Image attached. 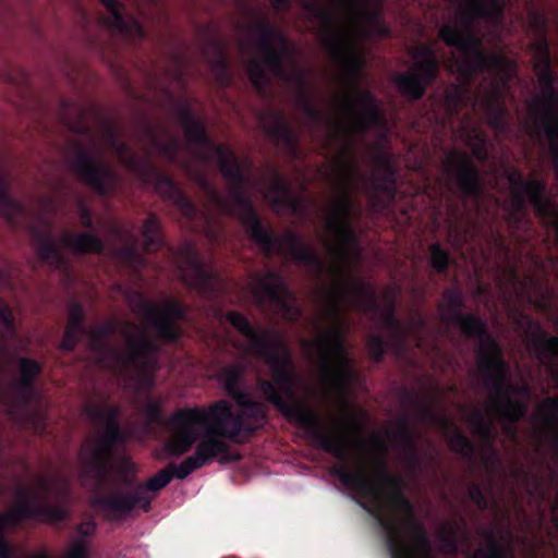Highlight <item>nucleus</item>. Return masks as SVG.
Returning <instances> with one entry per match:
<instances>
[{"mask_svg":"<svg viewBox=\"0 0 558 558\" xmlns=\"http://www.w3.org/2000/svg\"><path fill=\"white\" fill-rule=\"evenodd\" d=\"M208 46L213 48L215 54L209 62V66L216 82L221 87L230 86L233 78L230 73L229 61L223 46L216 39H209Z\"/></svg>","mask_w":558,"mask_h":558,"instance_id":"obj_37","label":"nucleus"},{"mask_svg":"<svg viewBox=\"0 0 558 558\" xmlns=\"http://www.w3.org/2000/svg\"><path fill=\"white\" fill-rule=\"evenodd\" d=\"M252 13L257 16V21L251 28L257 35L256 48L260 61L251 59L246 71L248 80L257 94L267 97L271 77L265 68L269 70L274 77L291 82L293 76L286 68V60L292 59L294 49L287 36L275 27L266 16L257 14L254 10H252Z\"/></svg>","mask_w":558,"mask_h":558,"instance_id":"obj_8","label":"nucleus"},{"mask_svg":"<svg viewBox=\"0 0 558 558\" xmlns=\"http://www.w3.org/2000/svg\"><path fill=\"white\" fill-rule=\"evenodd\" d=\"M400 344V342L393 341L391 337L386 339L383 335L377 332H372L366 338V349L368 355L375 363L383 362L387 350Z\"/></svg>","mask_w":558,"mask_h":558,"instance_id":"obj_47","label":"nucleus"},{"mask_svg":"<svg viewBox=\"0 0 558 558\" xmlns=\"http://www.w3.org/2000/svg\"><path fill=\"white\" fill-rule=\"evenodd\" d=\"M494 236V241L500 246V247H504L505 243H504V239L500 236V235H495L493 234Z\"/></svg>","mask_w":558,"mask_h":558,"instance_id":"obj_64","label":"nucleus"},{"mask_svg":"<svg viewBox=\"0 0 558 558\" xmlns=\"http://www.w3.org/2000/svg\"><path fill=\"white\" fill-rule=\"evenodd\" d=\"M234 402L239 412H234L227 400H218L208 408L195 405L173 411L165 422L169 433L167 453L172 457L187 453L199 439L198 427H208L211 436L223 441L242 444L250 439L266 423L267 405L253 400L250 393Z\"/></svg>","mask_w":558,"mask_h":558,"instance_id":"obj_4","label":"nucleus"},{"mask_svg":"<svg viewBox=\"0 0 558 558\" xmlns=\"http://www.w3.org/2000/svg\"><path fill=\"white\" fill-rule=\"evenodd\" d=\"M480 373L483 375L484 387L497 410L498 415L505 421L502 429L506 435L515 440L518 437L517 424L524 418L529 405L526 402L515 399L514 396L530 395L526 385H514L510 378L509 364L504 357L494 361L481 360Z\"/></svg>","mask_w":558,"mask_h":558,"instance_id":"obj_11","label":"nucleus"},{"mask_svg":"<svg viewBox=\"0 0 558 558\" xmlns=\"http://www.w3.org/2000/svg\"><path fill=\"white\" fill-rule=\"evenodd\" d=\"M9 189L5 175L0 172V217L15 228L25 219L26 209L23 204L10 196Z\"/></svg>","mask_w":558,"mask_h":558,"instance_id":"obj_34","label":"nucleus"},{"mask_svg":"<svg viewBox=\"0 0 558 558\" xmlns=\"http://www.w3.org/2000/svg\"><path fill=\"white\" fill-rule=\"evenodd\" d=\"M292 0H271L272 8L276 11L288 9L291 5Z\"/></svg>","mask_w":558,"mask_h":558,"instance_id":"obj_57","label":"nucleus"},{"mask_svg":"<svg viewBox=\"0 0 558 558\" xmlns=\"http://www.w3.org/2000/svg\"><path fill=\"white\" fill-rule=\"evenodd\" d=\"M298 106L304 113L312 129L328 122L327 114L314 105V93L303 74L295 75Z\"/></svg>","mask_w":558,"mask_h":558,"instance_id":"obj_30","label":"nucleus"},{"mask_svg":"<svg viewBox=\"0 0 558 558\" xmlns=\"http://www.w3.org/2000/svg\"><path fill=\"white\" fill-rule=\"evenodd\" d=\"M253 294L259 307L269 305L275 314L288 322L296 323L303 314L295 295L276 270L268 268L263 275L255 274Z\"/></svg>","mask_w":558,"mask_h":558,"instance_id":"obj_15","label":"nucleus"},{"mask_svg":"<svg viewBox=\"0 0 558 558\" xmlns=\"http://www.w3.org/2000/svg\"><path fill=\"white\" fill-rule=\"evenodd\" d=\"M468 496L478 510L486 511L490 508V501L484 495L481 484L470 483L468 485Z\"/></svg>","mask_w":558,"mask_h":558,"instance_id":"obj_50","label":"nucleus"},{"mask_svg":"<svg viewBox=\"0 0 558 558\" xmlns=\"http://www.w3.org/2000/svg\"><path fill=\"white\" fill-rule=\"evenodd\" d=\"M107 9L109 16L105 20L108 27L126 39L143 40L146 38V31L143 25L133 16L123 14V5L120 0H100Z\"/></svg>","mask_w":558,"mask_h":558,"instance_id":"obj_25","label":"nucleus"},{"mask_svg":"<svg viewBox=\"0 0 558 558\" xmlns=\"http://www.w3.org/2000/svg\"><path fill=\"white\" fill-rule=\"evenodd\" d=\"M144 414L153 424L162 423L161 405L156 400H149L144 407Z\"/></svg>","mask_w":558,"mask_h":558,"instance_id":"obj_52","label":"nucleus"},{"mask_svg":"<svg viewBox=\"0 0 558 558\" xmlns=\"http://www.w3.org/2000/svg\"><path fill=\"white\" fill-rule=\"evenodd\" d=\"M70 167L75 177L100 197L112 196L120 184L119 174L81 143L73 145Z\"/></svg>","mask_w":558,"mask_h":558,"instance_id":"obj_16","label":"nucleus"},{"mask_svg":"<svg viewBox=\"0 0 558 558\" xmlns=\"http://www.w3.org/2000/svg\"><path fill=\"white\" fill-rule=\"evenodd\" d=\"M349 423L350 425L354 428V429H359L360 428V425H359V422L356 420L355 416L351 415L350 418H349Z\"/></svg>","mask_w":558,"mask_h":558,"instance_id":"obj_62","label":"nucleus"},{"mask_svg":"<svg viewBox=\"0 0 558 558\" xmlns=\"http://www.w3.org/2000/svg\"><path fill=\"white\" fill-rule=\"evenodd\" d=\"M410 534L413 546L408 542L410 548L413 550L416 558H434L432 555V542L423 522L412 520L411 523L404 526Z\"/></svg>","mask_w":558,"mask_h":558,"instance_id":"obj_39","label":"nucleus"},{"mask_svg":"<svg viewBox=\"0 0 558 558\" xmlns=\"http://www.w3.org/2000/svg\"><path fill=\"white\" fill-rule=\"evenodd\" d=\"M39 486L44 493H49L51 490L52 484L49 478L41 477L39 480Z\"/></svg>","mask_w":558,"mask_h":558,"instance_id":"obj_58","label":"nucleus"},{"mask_svg":"<svg viewBox=\"0 0 558 558\" xmlns=\"http://www.w3.org/2000/svg\"><path fill=\"white\" fill-rule=\"evenodd\" d=\"M264 132L278 146L292 157L299 155V136L281 111L272 108L260 116Z\"/></svg>","mask_w":558,"mask_h":558,"instance_id":"obj_24","label":"nucleus"},{"mask_svg":"<svg viewBox=\"0 0 558 558\" xmlns=\"http://www.w3.org/2000/svg\"><path fill=\"white\" fill-rule=\"evenodd\" d=\"M175 110L187 142L194 146V157L205 163L216 159L221 177L228 184L229 199L220 194L204 170L195 169L190 159L181 157L183 147L177 136L168 134L166 141L162 142L157 135L156 128L151 124L144 125V135L148 141V146L144 147L143 155L134 151L126 142L121 140L118 125L110 119L102 121L104 143L117 155L119 162L128 171L143 184L151 186L163 199L174 205L186 219L191 220L196 216L197 207L180 185L155 165L154 151L191 175L207 199L220 213L236 218L248 239L257 245L266 258H271L275 255L290 257L322 275L323 262L302 235L293 230H288L282 235L278 234L255 209L247 195L251 184V165L242 162L229 145L215 144L204 122L195 116L186 101H179L175 105Z\"/></svg>","mask_w":558,"mask_h":558,"instance_id":"obj_1","label":"nucleus"},{"mask_svg":"<svg viewBox=\"0 0 558 558\" xmlns=\"http://www.w3.org/2000/svg\"><path fill=\"white\" fill-rule=\"evenodd\" d=\"M444 303L439 304L440 318L445 323L456 325L465 338L477 341L476 366L481 360L494 361L504 357L498 341L489 333L484 319L472 313H464V298L460 288L449 287L442 292Z\"/></svg>","mask_w":558,"mask_h":558,"instance_id":"obj_12","label":"nucleus"},{"mask_svg":"<svg viewBox=\"0 0 558 558\" xmlns=\"http://www.w3.org/2000/svg\"><path fill=\"white\" fill-rule=\"evenodd\" d=\"M450 450L457 456L466 460L471 463L474 462L476 456V446L473 441L463 433L462 429L454 426L450 435L447 437Z\"/></svg>","mask_w":558,"mask_h":558,"instance_id":"obj_45","label":"nucleus"},{"mask_svg":"<svg viewBox=\"0 0 558 558\" xmlns=\"http://www.w3.org/2000/svg\"><path fill=\"white\" fill-rule=\"evenodd\" d=\"M35 245L40 260L56 267H61L65 264L63 254L49 232H36Z\"/></svg>","mask_w":558,"mask_h":558,"instance_id":"obj_38","label":"nucleus"},{"mask_svg":"<svg viewBox=\"0 0 558 558\" xmlns=\"http://www.w3.org/2000/svg\"><path fill=\"white\" fill-rule=\"evenodd\" d=\"M68 558H87V548L83 539L73 542L66 554Z\"/></svg>","mask_w":558,"mask_h":558,"instance_id":"obj_54","label":"nucleus"},{"mask_svg":"<svg viewBox=\"0 0 558 558\" xmlns=\"http://www.w3.org/2000/svg\"><path fill=\"white\" fill-rule=\"evenodd\" d=\"M411 324L415 325L420 329H423L426 327V320L422 316L412 318Z\"/></svg>","mask_w":558,"mask_h":558,"instance_id":"obj_60","label":"nucleus"},{"mask_svg":"<svg viewBox=\"0 0 558 558\" xmlns=\"http://www.w3.org/2000/svg\"><path fill=\"white\" fill-rule=\"evenodd\" d=\"M371 441L376 449L383 452L381 456L373 460V466L377 472L378 480L384 483L386 487L387 494H384L385 499L395 498L396 496L404 494L405 483L403 478L389 472L385 457L387 452L386 442L378 435H373Z\"/></svg>","mask_w":558,"mask_h":558,"instance_id":"obj_29","label":"nucleus"},{"mask_svg":"<svg viewBox=\"0 0 558 558\" xmlns=\"http://www.w3.org/2000/svg\"><path fill=\"white\" fill-rule=\"evenodd\" d=\"M76 531L81 536V539L92 536L96 531V522L90 519L76 526Z\"/></svg>","mask_w":558,"mask_h":558,"instance_id":"obj_55","label":"nucleus"},{"mask_svg":"<svg viewBox=\"0 0 558 558\" xmlns=\"http://www.w3.org/2000/svg\"><path fill=\"white\" fill-rule=\"evenodd\" d=\"M174 65L172 76L178 82H183L185 76L186 58L184 54L175 52L171 56Z\"/></svg>","mask_w":558,"mask_h":558,"instance_id":"obj_53","label":"nucleus"},{"mask_svg":"<svg viewBox=\"0 0 558 558\" xmlns=\"http://www.w3.org/2000/svg\"><path fill=\"white\" fill-rule=\"evenodd\" d=\"M545 426L551 433L554 456L558 460V398L547 397L539 404Z\"/></svg>","mask_w":558,"mask_h":558,"instance_id":"obj_42","label":"nucleus"},{"mask_svg":"<svg viewBox=\"0 0 558 558\" xmlns=\"http://www.w3.org/2000/svg\"><path fill=\"white\" fill-rule=\"evenodd\" d=\"M462 538L465 542L469 539L463 518L458 517L454 521L445 523L438 533L440 553L456 557L460 553Z\"/></svg>","mask_w":558,"mask_h":558,"instance_id":"obj_31","label":"nucleus"},{"mask_svg":"<svg viewBox=\"0 0 558 558\" xmlns=\"http://www.w3.org/2000/svg\"><path fill=\"white\" fill-rule=\"evenodd\" d=\"M17 337V327L10 305L0 298V355L8 352V339Z\"/></svg>","mask_w":558,"mask_h":558,"instance_id":"obj_44","label":"nucleus"},{"mask_svg":"<svg viewBox=\"0 0 558 558\" xmlns=\"http://www.w3.org/2000/svg\"><path fill=\"white\" fill-rule=\"evenodd\" d=\"M341 10L352 22H363L372 27L381 37H388L390 31L381 22L379 10L367 7L365 0H342Z\"/></svg>","mask_w":558,"mask_h":558,"instance_id":"obj_28","label":"nucleus"},{"mask_svg":"<svg viewBox=\"0 0 558 558\" xmlns=\"http://www.w3.org/2000/svg\"><path fill=\"white\" fill-rule=\"evenodd\" d=\"M174 257L182 281L187 287L204 295L215 292L216 275L206 267L197 247L192 242H184Z\"/></svg>","mask_w":558,"mask_h":558,"instance_id":"obj_20","label":"nucleus"},{"mask_svg":"<svg viewBox=\"0 0 558 558\" xmlns=\"http://www.w3.org/2000/svg\"><path fill=\"white\" fill-rule=\"evenodd\" d=\"M17 367L20 376L14 384L16 401L26 407L35 397V384L43 373V365L31 357L22 356L17 360Z\"/></svg>","mask_w":558,"mask_h":558,"instance_id":"obj_26","label":"nucleus"},{"mask_svg":"<svg viewBox=\"0 0 558 558\" xmlns=\"http://www.w3.org/2000/svg\"><path fill=\"white\" fill-rule=\"evenodd\" d=\"M86 416L96 425L104 427L102 434L89 450H81L80 459L85 464V473L94 478L98 488L108 478L110 462L118 446L128 441V433L120 425L121 410L107 403L85 407Z\"/></svg>","mask_w":558,"mask_h":558,"instance_id":"obj_10","label":"nucleus"},{"mask_svg":"<svg viewBox=\"0 0 558 558\" xmlns=\"http://www.w3.org/2000/svg\"><path fill=\"white\" fill-rule=\"evenodd\" d=\"M144 251L155 253L160 250L165 242L160 232V221L155 214H149L141 228Z\"/></svg>","mask_w":558,"mask_h":558,"instance_id":"obj_41","label":"nucleus"},{"mask_svg":"<svg viewBox=\"0 0 558 558\" xmlns=\"http://www.w3.org/2000/svg\"><path fill=\"white\" fill-rule=\"evenodd\" d=\"M202 440L196 444L194 453L185 458L179 465L170 463L167 468L172 471L173 477L179 480L186 478L191 473L210 463L214 459L219 458L220 463L238 461L239 454L230 451L227 441L211 436L208 427H198Z\"/></svg>","mask_w":558,"mask_h":558,"instance_id":"obj_19","label":"nucleus"},{"mask_svg":"<svg viewBox=\"0 0 558 558\" xmlns=\"http://www.w3.org/2000/svg\"><path fill=\"white\" fill-rule=\"evenodd\" d=\"M86 312L83 305L73 301L68 308V323L59 348L65 352H73L82 338L87 335Z\"/></svg>","mask_w":558,"mask_h":558,"instance_id":"obj_27","label":"nucleus"},{"mask_svg":"<svg viewBox=\"0 0 558 558\" xmlns=\"http://www.w3.org/2000/svg\"><path fill=\"white\" fill-rule=\"evenodd\" d=\"M173 478V473L168 468L161 469L156 474H154L147 482L143 483L140 487V492L137 497H146L149 499V509L151 508V500L154 496L148 493H157L166 487L171 480Z\"/></svg>","mask_w":558,"mask_h":558,"instance_id":"obj_48","label":"nucleus"},{"mask_svg":"<svg viewBox=\"0 0 558 558\" xmlns=\"http://www.w3.org/2000/svg\"><path fill=\"white\" fill-rule=\"evenodd\" d=\"M60 495L62 496L63 499H68L69 488L66 483H64L62 489H60Z\"/></svg>","mask_w":558,"mask_h":558,"instance_id":"obj_61","label":"nucleus"},{"mask_svg":"<svg viewBox=\"0 0 558 558\" xmlns=\"http://www.w3.org/2000/svg\"><path fill=\"white\" fill-rule=\"evenodd\" d=\"M422 410H423L424 416L434 417V413L429 408L422 405Z\"/></svg>","mask_w":558,"mask_h":558,"instance_id":"obj_63","label":"nucleus"},{"mask_svg":"<svg viewBox=\"0 0 558 558\" xmlns=\"http://www.w3.org/2000/svg\"><path fill=\"white\" fill-rule=\"evenodd\" d=\"M416 61L411 71L398 73L395 84L402 96L416 101L424 97L427 87L439 75V60L429 45H421L415 53Z\"/></svg>","mask_w":558,"mask_h":558,"instance_id":"obj_18","label":"nucleus"},{"mask_svg":"<svg viewBox=\"0 0 558 558\" xmlns=\"http://www.w3.org/2000/svg\"><path fill=\"white\" fill-rule=\"evenodd\" d=\"M304 10L322 24L325 48L340 65L343 78L352 87L353 94L341 99L343 108L350 114L353 130L365 133L371 128L385 124V116L376 96L369 90H362L357 80L364 66V59L351 51V43L332 8L322 4V0H307Z\"/></svg>","mask_w":558,"mask_h":558,"instance_id":"obj_5","label":"nucleus"},{"mask_svg":"<svg viewBox=\"0 0 558 558\" xmlns=\"http://www.w3.org/2000/svg\"><path fill=\"white\" fill-rule=\"evenodd\" d=\"M345 158H338L335 161L333 174L339 195L331 203L326 228L352 222L353 192L363 190L372 199L375 210L385 208V204L377 199L378 194H385L389 199L395 197V173L388 154L378 147L374 155V161L385 170V175L379 179L377 175H367L356 162L352 151L348 147L342 148Z\"/></svg>","mask_w":558,"mask_h":558,"instance_id":"obj_6","label":"nucleus"},{"mask_svg":"<svg viewBox=\"0 0 558 558\" xmlns=\"http://www.w3.org/2000/svg\"><path fill=\"white\" fill-rule=\"evenodd\" d=\"M76 214L80 219V223L87 230H94V216L92 209L86 205L83 198L76 199Z\"/></svg>","mask_w":558,"mask_h":558,"instance_id":"obj_51","label":"nucleus"},{"mask_svg":"<svg viewBox=\"0 0 558 558\" xmlns=\"http://www.w3.org/2000/svg\"><path fill=\"white\" fill-rule=\"evenodd\" d=\"M538 361L546 365L551 363L553 356H558V336L541 333L533 338Z\"/></svg>","mask_w":558,"mask_h":558,"instance_id":"obj_46","label":"nucleus"},{"mask_svg":"<svg viewBox=\"0 0 558 558\" xmlns=\"http://www.w3.org/2000/svg\"><path fill=\"white\" fill-rule=\"evenodd\" d=\"M140 313L160 341L170 344L180 342L183 333L180 322L187 316V308L182 302L168 298L162 304H157L141 299Z\"/></svg>","mask_w":558,"mask_h":558,"instance_id":"obj_17","label":"nucleus"},{"mask_svg":"<svg viewBox=\"0 0 558 558\" xmlns=\"http://www.w3.org/2000/svg\"><path fill=\"white\" fill-rule=\"evenodd\" d=\"M469 422L473 434L476 435L490 449L493 456L496 457L497 451L494 448L496 429L493 420L481 409H475Z\"/></svg>","mask_w":558,"mask_h":558,"instance_id":"obj_36","label":"nucleus"},{"mask_svg":"<svg viewBox=\"0 0 558 558\" xmlns=\"http://www.w3.org/2000/svg\"><path fill=\"white\" fill-rule=\"evenodd\" d=\"M117 330L116 322H107L100 326L88 329L87 336L90 349L97 354L110 360V369L126 371L134 368L144 378L147 385H154V373L158 366L157 355L160 347L146 332L141 331L132 336L126 329L123 331L129 350L123 352L108 343V338Z\"/></svg>","mask_w":558,"mask_h":558,"instance_id":"obj_7","label":"nucleus"},{"mask_svg":"<svg viewBox=\"0 0 558 558\" xmlns=\"http://www.w3.org/2000/svg\"><path fill=\"white\" fill-rule=\"evenodd\" d=\"M266 198L277 211L289 210L295 214L300 210V203L289 183L279 173H276L274 182L268 186Z\"/></svg>","mask_w":558,"mask_h":558,"instance_id":"obj_33","label":"nucleus"},{"mask_svg":"<svg viewBox=\"0 0 558 558\" xmlns=\"http://www.w3.org/2000/svg\"><path fill=\"white\" fill-rule=\"evenodd\" d=\"M225 318L250 341L246 351L262 359L270 368L272 379L257 381L264 398L289 422L303 429L318 448L340 461V464L331 466V475L345 488L362 496L360 506L379 522L387 534L391 558H416L402 531L412 520L418 519L413 504L405 494L385 499L378 482L369 476L362 459L353 469L348 466L352 447L349 434L324 429L319 414L296 398L298 377L286 342L277 333L256 329L238 311H228Z\"/></svg>","mask_w":558,"mask_h":558,"instance_id":"obj_2","label":"nucleus"},{"mask_svg":"<svg viewBox=\"0 0 558 558\" xmlns=\"http://www.w3.org/2000/svg\"><path fill=\"white\" fill-rule=\"evenodd\" d=\"M535 73L541 94L534 100L533 124L537 134L543 133L548 141V151L558 179V90L555 88L558 77L553 69Z\"/></svg>","mask_w":558,"mask_h":558,"instance_id":"obj_14","label":"nucleus"},{"mask_svg":"<svg viewBox=\"0 0 558 558\" xmlns=\"http://www.w3.org/2000/svg\"><path fill=\"white\" fill-rule=\"evenodd\" d=\"M508 181L510 184L511 209L507 222L515 230L527 229L532 225L527 205L542 221L547 231L558 238V205L547 195V183L543 179H524L519 170H513Z\"/></svg>","mask_w":558,"mask_h":558,"instance_id":"obj_9","label":"nucleus"},{"mask_svg":"<svg viewBox=\"0 0 558 558\" xmlns=\"http://www.w3.org/2000/svg\"><path fill=\"white\" fill-rule=\"evenodd\" d=\"M485 146H486V141L485 138L482 140V147H476L473 149V154L476 158H478L480 160H485L487 155H486V150H485Z\"/></svg>","mask_w":558,"mask_h":558,"instance_id":"obj_56","label":"nucleus"},{"mask_svg":"<svg viewBox=\"0 0 558 558\" xmlns=\"http://www.w3.org/2000/svg\"><path fill=\"white\" fill-rule=\"evenodd\" d=\"M245 366L241 363H233L223 366L218 373V381L222 385L227 395L234 401L243 399L247 392L242 388L244 383Z\"/></svg>","mask_w":558,"mask_h":558,"instance_id":"obj_35","label":"nucleus"},{"mask_svg":"<svg viewBox=\"0 0 558 558\" xmlns=\"http://www.w3.org/2000/svg\"><path fill=\"white\" fill-rule=\"evenodd\" d=\"M385 300L388 307L381 311L374 286L360 278L351 279L350 287H340L335 293L326 295V305L320 316L330 325L316 339L305 341L304 344L316 351L320 373L331 387L344 390L354 376L345 344L348 326L343 319V304L363 314H380L381 323L392 340L403 343L408 330L396 315L392 292L386 293Z\"/></svg>","mask_w":558,"mask_h":558,"instance_id":"obj_3","label":"nucleus"},{"mask_svg":"<svg viewBox=\"0 0 558 558\" xmlns=\"http://www.w3.org/2000/svg\"><path fill=\"white\" fill-rule=\"evenodd\" d=\"M122 253H123L126 257L132 258V259H137V258H140V256H138V254H137L136 250H135L134 247H132V246L124 247V248H123V251H122Z\"/></svg>","mask_w":558,"mask_h":558,"instance_id":"obj_59","label":"nucleus"},{"mask_svg":"<svg viewBox=\"0 0 558 558\" xmlns=\"http://www.w3.org/2000/svg\"><path fill=\"white\" fill-rule=\"evenodd\" d=\"M80 481L84 487L94 493L92 506L110 511L114 518H123L141 507L145 512L149 511V499L146 497H137L140 487L143 483L136 478V466L129 460L121 465V471L117 476L118 486L112 494H102V489L107 478L96 488L92 475L85 473V464L81 468Z\"/></svg>","mask_w":558,"mask_h":558,"instance_id":"obj_13","label":"nucleus"},{"mask_svg":"<svg viewBox=\"0 0 558 558\" xmlns=\"http://www.w3.org/2000/svg\"><path fill=\"white\" fill-rule=\"evenodd\" d=\"M480 535L486 539V547H478L473 551L466 547L463 550L466 558H505V548L496 538L493 530L482 529Z\"/></svg>","mask_w":558,"mask_h":558,"instance_id":"obj_43","label":"nucleus"},{"mask_svg":"<svg viewBox=\"0 0 558 558\" xmlns=\"http://www.w3.org/2000/svg\"><path fill=\"white\" fill-rule=\"evenodd\" d=\"M62 245L77 255H99L105 244L96 232H65L61 235Z\"/></svg>","mask_w":558,"mask_h":558,"instance_id":"obj_32","label":"nucleus"},{"mask_svg":"<svg viewBox=\"0 0 558 558\" xmlns=\"http://www.w3.org/2000/svg\"><path fill=\"white\" fill-rule=\"evenodd\" d=\"M337 242V247L328 245V250L332 251L335 256V287L329 293H335L340 287H350L353 277H347L343 263L349 254H361L360 238L355 232L352 222L342 223L326 228Z\"/></svg>","mask_w":558,"mask_h":558,"instance_id":"obj_22","label":"nucleus"},{"mask_svg":"<svg viewBox=\"0 0 558 558\" xmlns=\"http://www.w3.org/2000/svg\"><path fill=\"white\" fill-rule=\"evenodd\" d=\"M430 252V265L438 274H446L449 264H450V255L449 253L441 247L439 243H434L429 246Z\"/></svg>","mask_w":558,"mask_h":558,"instance_id":"obj_49","label":"nucleus"},{"mask_svg":"<svg viewBox=\"0 0 558 558\" xmlns=\"http://www.w3.org/2000/svg\"><path fill=\"white\" fill-rule=\"evenodd\" d=\"M535 21L543 28V34H541L531 45L533 50V70L536 72L553 69V59L545 34V23L541 17H535Z\"/></svg>","mask_w":558,"mask_h":558,"instance_id":"obj_40","label":"nucleus"},{"mask_svg":"<svg viewBox=\"0 0 558 558\" xmlns=\"http://www.w3.org/2000/svg\"><path fill=\"white\" fill-rule=\"evenodd\" d=\"M444 173L453 182L458 191L465 197L478 198L482 194L480 169L464 151L456 148L446 153L442 162Z\"/></svg>","mask_w":558,"mask_h":558,"instance_id":"obj_21","label":"nucleus"},{"mask_svg":"<svg viewBox=\"0 0 558 558\" xmlns=\"http://www.w3.org/2000/svg\"><path fill=\"white\" fill-rule=\"evenodd\" d=\"M393 438L401 449V461L408 473L413 477L423 476L435 460L434 454H429L428 460L420 452L414 432L405 420L398 423L397 434Z\"/></svg>","mask_w":558,"mask_h":558,"instance_id":"obj_23","label":"nucleus"}]
</instances>
